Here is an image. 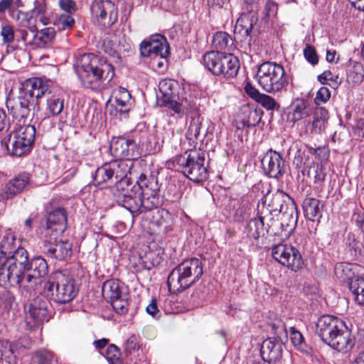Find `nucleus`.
Here are the masks:
<instances>
[{
	"label": "nucleus",
	"instance_id": "1",
	"mask_svg": "<svg viewBox=\"0 0 364 364\" xmlns=\"http://www.w3.org/2000/svg\"><path fill=\"white\" fill-rule=\"evenodd\" d=\"M316 333L325 344L339 353H348L355 346V338L350 331L336 316H321L316 323Z\"/></svg>",
	"mask_w": 364,
	"mask_h": 364
},
{
	"label": "nucleus",
	"instance_id": "2",
	"mask_svg": "<svg viewBox=\"0 0 364 364\" xmlns=\"http://www.w3.org/2000/svg\"><path fill=\"white\" fill-rule=\"evenodd\" d=\"M75 69L86 88H97L102 81L109 82L114 76L112 65L92 53L80 55L75 65Z\"/></svg>",
	"mask_w": 364,
	"mask_h": 364
},
{
	"label": "nucleus",
	"instance_id": "3",
	"mask_svg": "<svg viewBox=\"0 0 364 364\" xmlns=\"http://www.w3.org/2000/svg\"><path fill=\"white\" fill-rule=\"evenodd\" d=\"M203 274V268L200 259H186L171 271L168 277V286L174 291H183L198 282Z\"/></svg>",
	"mask_w": 364,
	"mask_h": 364
},
{
	"label": "nucleus",
	"instance_id": "4",
	"mask_svg": "<svg viewBox=\"0 0 364 364\" xmlns=\"http://www.w3.org/2000/svg\"><path fill=\"white\" fill-rule=\"evenodd\" d=\"M137 184L141 190L140 196H124L121 204L132 214L138 215L144 210H151L159 205L156 185L149 182L144 173H141Z\"/></svg>",
	"mask_w": 364,
	"mask_h": 364
},
{
	"label": "nucleus",
	"instance_id": "5",
	"mask_svg": "<svg viewBox=\"0 0 364 364\" xmlns=\"http://www.w3.org/2000/svg\"><path fill=\"white\" fill-rule=\"evenodd\" d=\"M205 154L200 150H190L182 155L176 156L168 166L182 172L187 178L195 182H200L207 178V170L204 166Z\"/></svg>",
	"mask_w": 364,
	"mask_h": 364
},
{
	"label": "nucleus",
	"instance_id": "6",
	"mask_svg": "<svg viewBox=\"0 0 364 364\" xmlns=\"http://www.w3.org/2000/svg\"><path fill=\"white\" fill-rule=\"evenodd\" d=\"M67 228V218L64 210L58 208L50 213L47 218L46 226L41 232L48 250H70V245L64 243L60 236Z\"/></svg>",
	"mask_w": 364,
	"mask_h": 364
},
{
	"label": "nucleus",
	"instance_id": "7",
	"mask_svg": "<svg viewBox=\"0 0 364 364\" xmlns=\"http://www.w3.org/2000/svg\"><path fill=\"white\" fill-rule=\"evenodd\" d=\"M256 80L260 87L269 93L281 91L288 83L283 66L272 62H265L259 66Z\"/></svg>",
	"mask_w": 364,
	"mask_h": 364
},
{
	"label": "nucleus",
	"instance_id": "8",
	"mask_svg": "<svg viewBox=\"0 0 364 364\" xmlns=\"http://www.w3.org/2000/svg\"><path fill=\"white\" fill-rule=\"evenodd\" d=\"M47 296L58 303L72 301L77 294L75 280L61 272L53 274L51 279L45 286Z\"/></svg>",
	"mask_w": 364,
	"mask_h": 364
},
{
	"label": "nucleus",
	"instance_id": "9",
	"mask_svg": "<svg viewBox=\"0 0 364 364\" xmlns=\"http://www.w3.org/2000/svg\"><path fill=\"white\" fill-rule=\"evenodd\" d=\"M35 136L36 128L33 125L26 124L16 128L6 142L8 153L16 156L26 154L31 149Z\"/></svg>",
	"mask_w": 364,
	"mask_h": 364
},
{
	"label": "nucleus",
	"instance_id": "10",
	"mask_svg": "<svg viewBox=\"0 0 364 364\" xmlns=\"http://www.w3.org/2000/svg\"><path fill=\"white\" fill-rule=\"evenodd\" d=\"M91 12L92 16L104 26H110L117 20V8L109 0L94 1L91 6Z\"/></svg>",
	"mask_w": 364,
	"mask_h": 364
},
{
	"label": "nucleus",
	"instance_id": "11",
	"mask_svg": "<svg viewBox=\"0 0 364 364\" xmlns=\"http://www.w3.org/2000/svg\"><path fill=\"white\" fill-rule=\"evenodd\" d=\"M140 53L144 57H160L164 59L169 54V47L164 36L156 34L141 43Z\"/></svg>",
	"mask_w": 364,
	"mask_h": 364
},
{
	"label": "nucleus",
	"instance_id": "12",
	"mask_svg": "<svg viewBox=\"0 0 364 364\" xmlns=\"http://www.w3.org/2000/svg\"><path fill=\"white\" fill-rule=\"evenodd\" d=\"M109 151L114 158L119 159H134L139 156L135 141L124 137L113 138Z\"/></svg>",
	"mask_w": 364,
	"mask_h": 364
},
{
	"label": "nucleus",
	"instance_id": "13",
	"mask_svg": "<svg viewBox=\"0 0 364 364\" xmlns=\"http://www.w3.org/2000/svg\"><path fill=\"white\" fill-rule=\"evenodd\" d=\"M23 272L14 265V259H0V285L5 288L18 287Z\"/></svg>",
	"mask_w": 364,
	"mask_h": 364
},
{
	"label": "nucleus",
	"instance_id": "14",
	"mask_svg": "<svg viewBox=\"0 0 364 364\" xmlns=\"http://www.w3.org/2000/svg\"><path fill=\"white\" fill-rule=\"evenodd\" d=\"M262 165L265 173L274 178L283 175L286 169V163L283 157L272 149L267 151L263 156Z\"/></svg>",
	"mask_w": 364,
	"mask_h": 364
},
{
	"label": "nucleus",
	"instance_id": "15",
	"mask_svg": "<svg viewBox=\"0 0 364 364\" xmlns=\"http://www.w3.org/2000/svg\"><path fill=\"white\" fill-rule=\"evenodd\" d=\"M131 95L127 90L118 87L113 90L111 97V114L115 117H122L129 112L131 109Z\"/></svg>",
	"mask_w": 364,
	"mask_h": 364
},
{
	"label": "nucleus",
	"instance_id": "16",
	"mask_svg": "<svg viewBox=\"0 0 364 364\" xmlns=\"http://www.w3.org/2000/svg\"><path fill=\"white\" fill-rule=\"evenodd\" d=\"M164 255V252H134L130 256V261L137 259V262L134 263V267L138 272L149 270L161 263Z\"/></svg>",
	"mask_w": 364,
	"mask_h": 364
},
{
	"label": "nucleus",
	"instance_id": "17",
	"mask_svg": "<svg viewBox=\"0 0 364 364\" xmlns=\"http://www.w3.org/2000/svg\"><path fill=\"white\" fill-rule=\"evenodd\" d=\"M34 102L28 99L23 93L16 98H9L6 101V107L14 118L21 120L28 117L30 107Z\"/></svg>",
	"mask_w": 364,
	"mask_h": 364
},
{
	"label": "nucleus",
	"instance_id": "18",
	"mask_svg": "<svg viewBox=\"0 0 364 364\" xmlns=\"http://www.w3.org/2000/svg\"><path fill=\"white\" fill-rule=\"evenodd\" d=\"M30 182L28 173H23L10 180L0 193V200L11 199L23 192Z\"/></svg>",
	"mask_w": 364,
	"mask_h": 364
},
{
	"label": "nucleus",
	"instance_id": "19",
	"mask_svg": "<svg viewBox=\"0 0 364 364\" xmlns=\"http://www.w3.org/2000/svg\"><path fill=\"white\" fill-rule=\"evenodd\" d=\"M272 257L278 262L293 271H297L303 265L300 252H271Z\"/></svg>",
	"mask_w": 364,
	"mask_h": 364
},
{
	"label": "nucleus",
	"instance_id": "20",
	"mask_svg": "<svg viewBox=\"0 0 364 364\" xmlns=\"http://www.w3.org/2000/svg\"><path fill=\"white\" fill-rule=\"evenodd\" d=\"M260 352L264 361L277 362L282 358V345L278 341L267 338L263 341Z\"/></svg>",
	"mask_w": 364,
	"mask_h": 364
},
{
	"label": "nucleus",
	"instance_id": "21",
	"mask_svg": "<svg viewBox=\"0 0 364 364\" xmlns=\"http://www.w3.org/2000/svg\"><path fill=\"white\" fill-rule=\"evenodd\" d=\"M48 85L41 78L30 79L26 82V90L23 92L28 99L34 102L45 95Z\"/></svg>",
	"mask_w": 364,
	"mask_h": 364
},
{
	"label": "nucleus",
	"instance_id": "22",
	"mask_svg": "<svg viewBox=\"0 0 364 364\" xmlns=\"http://www.w3.org/2000/svg\"><path fill=\"white\" fill-rule=\"evenodd\" d=\"M117 182V181H115L114 171L109 164H105L96 170L94 176L95 186L102 188Z\"/></svg>",
	"mask_w": 364,
	"mask_h": 364
},
{
	"label": "nucleus",
	"instance_id": "23",
	"mask_svg": "<svg viewBox=\"0 0 364 364\" xmlns=\"http://www.w3.org/2000/svg\"><path fill=\"white\" fill-rule=\"evenodd\" d=\"M30 33H33V48L46 47L53 42L55 36V30L51 27L36 31V27L33 26L31 28Z\"/></svg>",
	"mask_w": 364,
	"mask_h": 364
},
{
	"label": "nucleus",
	"instance_id": "24",
	"mask_svg": "<svg viewBox=\"0 0 364 364\" xmlns=\"http://www.w3.org/2000/svg\"><path fill=\"white\" fill-rule=\"evenodd\" d=\"M26 318H31L36 324L48 320L47 304L45 301L41 299H35L30 305Z\"/></svg>",
	"mask_w": 364,
	"mask_h": 364
},
{
	"label": "nucleus",
	"instance_id": "25",
	"mask_svg": "<svg viewBox=\"0 0 364 364\" xmlns=\"http://www.w3.org/2000/svg\"><path fill=\"white\" fill-rule=\"evenodd\" d=\"M256 21L257 18L250 11H247V14H242L236 21L235 33L242 37L249 36Z\"/></svg>",
	"mask_w": 364,
	"mask_h": 364
},
{
	"label": "nucleus",
	"instance_id": "26",
	"mask_svg": "<svg viewBox=\"0 0 364 364\" xmlns=\"http://www.w3.org/2000/svg\"><path fill=\"white\" fill-rule=\"evenodd\" d=\"M309 115L307 103L302 99H296L289 107L287 119L292 122H298Z\"/></svg>",
	"mask_w": 364,
	"mask_h": 364
},
{
	"label": "nucleus",
	"instance_id": "27",
	"mask_svg": "<svg viewBox=\"0 0 364 364\" xmlns=\"http://www.w3.org/2000/svg\"><path fill=\"white\" fill-rule=\"evenodd\" d=\"M293 203H294V201L288 194L278 190L272 195L269 206L271 208L272 211L281 213Z\"/></svg>",
	"mask_w": 364,
	"mask_h": 364
},
{
	"label": "nucleus",
	"instance_id": "28",
	"mask_svg": "<svg viewBox=\"0 0 364 364\" xmlns=\"http://www.w3.org/2000/svg\"><path fill=\"white\" fill-rule=\"evenodd\" d=\"M223 53L210 51L204 54L203 62L205 68L215 75H220V65L224 56Z\"/></svg>",
	"mask_w": 364,
	"mask_h": 364
},
{
	"label": "nucleus",
	"instance_id": "29",
	"mask_svg": "<svg viewBox=\"0 0 364 364\" xmlns=\"http://www.w3.org/2000/svg\"><path fill=\"white\" fill-rule=\"evenodd\" d=\"M358 268V267L355 264L340 262L336 264L334 272L338 279L348 282L349 284L358 277L355 274Z\"/></svg>",
	"mask_w": 364,
	"mask_h": 364
},
{
	"label": "nucleus",
	"instance_id": "30",
	"mask_svg": "<svg viewBox=\"0 0 364 364\" xmlns=\"http://www.w3.org/2000/svg\"><path fill=\"white\" fill-rule=\"evenodd\" d=\"M328 112L324 107H317L314 111L311 132L314 134H321L324 132L328 124Z\"/></svg>",
	"mask_w": 364,
	"mask_h": 364
},
{
	"label": "nucleus",
	"instance_id": "31",
	"mask_svg": "<svg viewBox=\"0 0 364 364\" xmlns=\"http://www.w3.org/2000/svg\"><path fill=\"white\" fill-rule=\"evenodd\" d=\"M239 67V61L235 56L225 53L220 65V75L225 77H234L237 75Z\"/></svg>",
	"mask_w": 364,
	"mask_h": 364
},
{
	"label": "nucleus",
	"instance_id": "32",
	"mask_svg": "<svg viewBox=\"0 0 364 364\" xmlns=\"http://www.w3.org/2000/svg\"><path fill=\"white\" fill-rule=\"evenodd\" d=\"M132 159H120L109 163L114 171L116 181H121L130 173L131 168L133 166Z\"/></svg>",
	"mask_w": 364,
	"mask_h": 364
},
{
	"label": "nucleus",
	"instance_id": "33",
	"mask_svg": "<svg viewBox=\"0 0 364 364\" xmlns=\"http://www.w3.org/2000/svg\"><path fill=\"white\" fill-rule=\"evenodd\" d=\"M14 259V265L18 266L21 269H27L30 262H28V252H0V259L10 260Z\"/></svg>",
	"mask_w": 364,
	"mask_h": 364
},
{
	"label": "nucleus",
	"instance_id": "34",
	"mask_svg": "<svg viewBox=\"0 0 364 364\" xmlns=\"http://www.w3.org/2000/svg\"><path fill=\"white\" fill-rule=\"evenodd\" d=\"M304 211L306 218L315 221L321 218L320 201L316 198H306L304 201Z\"/></svg>",
	"mask_w": 364,
	"mask_h": 364
},
{
	"label": "nucleus",
	"instance_id": "35",
	"mask_svg": "<svg viewBox=\"0 0 364 364\" xmlns=\"http://www.w3.org/2000/svg\"><path fill=\"white\" fill-rule=\"evenodd\" d=\"M213 46L218 50H227L231 51L233 48L232 39L226 32H217L214 34L212 41Z\"/></svg>",
	"mask_w": 364,
	"mask_h": 364
},
{
	"label": "nucleus",
	"instance_id": "36",
	"mask_svg": "<svg viewBox=\"0 0 364 364\" xmlns=\"http://www.w3.org/2000/svg\"><path fill=\"white\" fill-rule=\"evenodd\" d=\"M102 294L110 301L118 296L122 295L121 289V283L118 280L110 279L106 281L102 289Z\"/></svg>",
	"mask_w": 364,
	"mask_h": 364
},
{
	"label": "nucleus",
	"instance_id": "37",
	"mask_svg": "<svg viewBox=\"0 0 364 364\" xmlns=\"http://www.w3.org/2000/svg\"><path fill=\"white\" fill-rule=\"evenodd\" d=\"M308 238L304 235H299L295 239V245H292L289 241L285 240L282 243L275 245L274 250H299L308 248Z\"/></svg>",
	"mask_w": 364,
	"mask_h": 364
},
{
	"label": "nucleus",
	"instance_id": "38",
	"mask_svg": "<svg viewBox=\"0 0 364 364\" xmlns=\"http://www.w3.org/2000/svg\"><path fill=\"white\" fill-rule=\"evenodd\" d=\"M19 352L16 350L14 343L5 341L0 342V357L9 363H14Z\"/></svg>",
	"mask_w": 364,
	"mask_h": 364
},
{
	"label": "nucleus",
	"instance_id": "39",
	"mask_svg": "<svg viewBox=\"0 0 364 364\" xmlns=\"http://www.w3.org/2000/svg\"><path fill=\"white\" fill-rule=\"evenodd\" d=\"M349 289L352 291L355 302L364 306V278L358 277L349 283Z\"/></svg>",
	"mask_w": 364,
	"mask_h": 364
},
{
	"label": "nucleus",
	"instance_id": "40",
	"mask_svg": "<svg viewBox=\"0 0 364 364\" xmlns=\"http://www.w3.org/2000/svg\"><path fill=\"white\" fill-rule=\"evenodd\" d=\"M159 90L162 95V99L175 97L178 88L177 81L172 79H164L160 81L159 85Z\"/></svg>",
	"mask_w": 364,
	"mask_h": 364
},
{
	"label": "nucleus",
	"instance_id": "41",
	"mask_svg": "<svg viewBox=\"0 0 364 364\" xmlns=\"http://www.w3.org/2000/svg\"><path fill=\"white\" fill-rule=\"evenodd\" d=\"M27 270L30 271L41 279V278L47 274L48 265L43 257H36L30 262Z\"/></svg>",
	"mask_w": 364,
	"mask_h": 364
},
{
	"label": "nucleus",
	"instance_id": "42",
	"mask_svg": "<svg viewBox=\"0 0 364 364\" xmlns=\"http://www.w3.org/2000/svg\"><path fill=\"white\" fill-rule=\"evenodd\" d=\"M281 221L282 225L294 228L297 222L298 213L296 205L294 203L287 207L284 211L281 213Z\"/></svg>",
	"mask_w": 364,
	"mask_h": 364
},
{
	"label": "nucleus",
	"instance_id": "43",
	"mask_svg": "<svg viewBox=\"0 0 364 364\" xmlns=\"http://www.w3.org/2000/svg\"><path fill=\"white\" fill-rule=\"evenodd\" d=\"M242 114V124L247 127H255L261 119L259 112L256 109L248 106L243 107Z\"/></svg>",
	"mask_w": 364,
	"mask_h": 364
},
{
	"label": "nucleus",
	"instance_id": "44",
	"mask_svg": "<svg viewBox=\"0 0 364 364\" xmlns=\"http://www.w3.org/2000/svg\"><path fill=\"white\" fill-rule=\"evenodd\" d=\"M41 282V279L30 271L27 270V272H23L18 287L29 291L31 289H34L35 287Z\"/></svg>",
	"mask_w": 364,
	"mask_h": 364
},
{
	"label": "nucleus",
	"instance_id": "45",
	"mask_svg": "<svg viewBox=\"0 0 364 364\" xmlns=\"http://www.w3.org/2000/svg\"><path fill=\"white\" fill-rule=\"evenodd\" d=\"M364 79V69L360 63H355L347 74V80L351 84H360Z\"/></svg>",
	"mask_w": 364,
	"mask_h": 364
},
{
	"label": "nucleus",
	"instance_id": "46",
	"mask_svg": "<svg viewBox=\"0 0 364 364\" xmlns=\"http://www.w3.org/2000/svg\"><path fill=\"white\" fill-rule=\"evenodd\" d=\"M10 17L14 20L19 26L28 28L29 31L31 28L33 26H31L32 18L28 13L23 12L18 9H11Z\"/></svg>",
	"mask_w": 364,
	"mask_h": 364
},
{
	"label": "nucleus",
	"instance_id": "47",
	"mask_svg": "<svg viewBox=\"0 0 364 364\" xmlns=\"http://www.w3.org/2000/svg\"><path fill=\"white\" fill-rule=\"evenodd\" d=\"M201 124L202 121L200 116L192 118L186 132V138L190 141V143H195L197 140L200 134Z\"/></svg>",
	"mask_w": 364,
	"mask_h": 364
},
{
	"label": "nucleus",
	"instance_id": "48",
	"mask_svg": "<svg viewBox=\"0 0 364 364\" xmlns=\"http://www.w3.org/2000/svg\"><path fill=\"white\" fill-rule=\"evenodd\" d=\"M307 176L312 179L314 183H321L326 176L322 165L318 163L311 165L307 171Z\"/></svg>",
	"mask_w": 364,
	"mask_h": 364
},
{
	"label": "nucleus",
	"instance_id": "49",
	"mask_svg": "<svg viewBox=\"0 0 364 364\" xmlns=\"http://www.w3.org/2000/svg\"><path fill=\"white\" fill-rule=\"evenodd\" d=\"M1 247L6 250H25V247L22 244L17 245L16 237L11 232H6L1 242Z\"/></svg>",
	"mask_w": 364,
	"mask_h": 364
},
{
	"label": "nucleus",
	"instance_id": "50",
	"mask_svg": "<svg viewBox=\"0 0 364 364\" xmlns=\"http://www.w3.org/2000/svg\"><path fill=\"white\" fill-rule=\"evenodd\" d=\"M64 107V101L63 99L56 97H52L47 102V108L49 113L53 116L60 114Z\"/></svg>",
	"mask_w": 364,
	"mask_h": 364
},
{
	"label": "nucleus",
	"instance_id": "51",
	"mask_svg": "<svg viewBox=\"0 0 364 364\" xmlns=\"http://www.w3.org/2000/svg\"><path fill=\"white\" fill-rule=\"evenodd\" d=\"M278 11V5L276 2L268 0L263 9V18L266 22L272 21L276 18Z\"/></svg>",
	"mask_w": 364,
	"mask_h": 364
},
{
	"label": "nucleus",
	"instance_id": "52",
	"mask_svg": "<svg viewBox=\"0 0 364 364\" xmlns=\"http://www.w3.org/2000/svg\"><path fill=\"white\" fill-rule=\"evenodd\" d=\"M105 356L109 364H122L120 350L113 344L107 347Z\"/></svg>",
	"mask_w": 364,
	"mask_h": 364
},
{
	"label": "nucleus",
	"instance_id": "53",
	"mask_svg": "<svg viewBox=\"0 0 364 364\" xmlns=\"http://www.w3.org/2000/svg\"><path fill=\"white\" fill-rule=\"evenodd\" d=\"M33 359L38 364H56L53 353L47 350H39L34 353Z\"/></svg>",
	"mask_w": 364,
	"mask_h": 364
},
{
	"label": "nucleus",
	"instance_id": "54",
	"mask_svg": "<svg viewBox=\"0 0 364 364\" xmlns=\"http://www.w3.org/2000/svg\"><path fill=\"white\" fill-rule=\"evenodd\" d=\"M110 302L116 313L123 314L127 312L129 302L126 295H121Z\"/></svg>",
	"mask_w": 364,
	"mask_h": 364
},
{
	"label": "nucleus",
	"instance_id": "55",
	"mask_svg": "<svg viewBox=\"0 0 364 364\" xmlns=\"http://www.w3.org/2000/svg\"><path fill=\"white\" fill-rule=\"evenodd\" d=\"M263 225L264 221L262 217L251 220L247 224V229L252 232H250L249 235L254 238L258 237L259 236V230L262 228Z\"/></svg>",
	"mask_w": 364,
	"mask_h": 364
},
{
	"label": "nucleus",
	"instance_id": "56",
	"mask_svg": "<svg viewBox=\"0 0 364 364\" xmlns=\"http://www.w3.org/2000/svg\"><path fill=\"white\" fill-rule=\"evenodd\" d=\"M257 102L267 110H273L277 107H279L277 102L272 97L265 94H262Z\"/></svg>",
	"mask_w": 364,
	"mask_h": 364
},
{
	"label": "nucleus",
	"instance_id": "57",
	"mask_svg": "<svg viewBox=\"0 0 364 364\" xmlns=\"http://www.w3.org/2000/svg\"><path fill=\"white\" fill-rule=\"evenodd\" d=\"M1 36L3 42L6 44H11L14 41V28L9 25H4L1 28Z\"/></svg>",
	"mask_w": 364,
	"mask_h": 364
},
{
	"label": "nucleus",
	"instance_id": "58",
	"mask_svg": "<svg viewBox=\"0 0 364 364\" xmlns=\"http://www.w3.org/2000/svg\"><path fill=\"white\" fill-rule=\"evenodd\" d=\"M331 98V92L326 87H321L316 92L314 102L316 105L326 103Z\"/></svg>",
	"mask_w": 364,
	"mask_h": 364
},
{
	"label": "nucleus",
	"instance_id": "59",
	"mask_svg": "<svg viewBox=\"0 0 364 364\" xmlns=\"http://www.w3.org/2000/svg\"><path fill=\"white\" fill-rule=\"evenodd\" d=\"M175 97H168L162 100L164 106L172 109L176 114H181L183 112L184 107L182 104L175 100Z\"/></svg>",
	"mask_w": 364,
	"mask_h": 364
},
{
	"label": "nucleus",
	"instance_id": "60",
	"mask_svg": "<svg viewBox=\"0 0 364 364\" xmlns=\"http://www.w3.org/2000/svg\"><path fill=\"white\" fill-rule=\"evenodd\" d=\"M304 55L306 60L311 65H316L318 62V57L315 48L311 46H306L304 50Z\"/></svg>",
	"mask_w": 364,
	"mask_h": 364
},
{
	"label": "nucleus",
	"instance_id": "61",
	"mask_svg": "<svg viewBox=\"0 0 364 364\" xmlns=\"http://www.w3.org/2000/svg\"><path fill=\"white\" fill-rule=\"evenodd\" d=\"M18 33L20 36L21 41L26 46H31L33 48V41H34L33 33H29L25 29H18Z\"/></svg>",
	"mask_w": 364,
	"mask_h": 364
},
{
	"label": "nucleus",
	"instance_id": "62",
	"mask_svg": "<svg viewBox=\"0 0 364 364\" xmlns=\"http://www.w3.org/2000/svg\"><path fill=\"white\" fill-rule=\"evenodd\" d=\"M270 326L272 330L274 331V333L277 336H280L286 332L285 324L279 318H276L274 321H272L270 323Z\"/></svg>",
	"mask_w": 364,
	"mask_h": 364
},
{
	"label": "nucleus",
	"instance_id": "63",
	"mask_svg": "<svg viewBox=\"0 0 364 364\" xmlns=\"http://www.w3.org/2000/svg\"><path fill=\"white\" fill-rule=\"evenodd\" d=\"M139 348L138 338L135 335L131 336L125 343V350L127 353H132Z\"/></svg>",
	"mask_w": 364,
	"mask_h": 364
},
{
	"label": "nucleus",
	"instance_id": "64",
	"mask_svg": "<svg viewBox=\"0 0 364 364\" xmlns=\"http://www.w3.org/2000/svg\"><path fill=\"white\" fill-rule=\"evenodd\" d=\"M311 153L315 155V156L321 162L327 161L329 156L328 151L325 147H318L316 149H312Z\"/></svg>",
	"mask_w": 364,
	"mask_h": 364
}]
</instances>
